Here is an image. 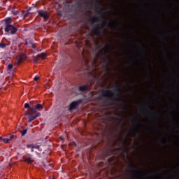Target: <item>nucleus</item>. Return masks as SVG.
<instances>
[{"instance_id": "c85d7f7f", "label": "nucleus", "mask_w": 179, "mask_h": 179, "mask_svg": "<svg viewBox=\"0 0 179 179\" xmlns=\"http://www.w3.org/2000/svg\"><path fill=\"white\" fill-rule=\"evenodd\" d=\"M13 15H18L19 14V10H15L13 12Z\"/></svg>"}, {"instance_id": "cd10ccee", "label": "nucleus", "mask_w": 179, "mask_h": 179, "mask_svg": "<svg viewBox=\"0 0 179 179\" xmlns=\"http://www.w3.org/2000/svg\"><path fill=\"white\" fill-rule=\"evenodd\" d=\"M6 42H7V43H6V45H7V47H8V45H10V41H8V39H6Z\"/></svg>"}, {"instance_id": "f8f14e48", "label": "nucleus", "mask_w": 179, "mask_h": 179, "mask_svg": "<svg viewBox=\"0 0 179 179\" xmlns=\"http://www.w3.org/2000/svg\"><path fill=\"white\" fill-rule=\"evenodd\" d=\"M108 27L113 29H115V27H117V20L114 19L113 20H112L110 23L108 24Z\"/></svg>"}, {"instance_id": "f704fd0d", "label": "nucleus", "mask_w": 179, "mask_h": 179, "mask_svg": "<svg viewBox=\"0 0 179 179\" xmlns=\"http://www.w3.org/2000/svg\"><path fill=\"white\" fill-rule=\"evenodd\" d=\"M123 41H127V39L125 38V36L123 35L122 37Z\"/></svg>"}, {"instance_id": "9b49d317", "label": "nucleus", "mask_w": 179, "mask_h": 179, "mask_svg": "<svg viewBox=\"0 0 179 179\" xmlns=\"http://www.w3.org/2000/svg\"><path fill=\"white\" fill-rule=\"evenodd\" d=\"M89 22H90L91 24H96L97 22H101V20L99 17H93L90 18Z\"/></svg>"}, {"instance_id": "9d476101", "label": "nucleus", "mask_w": 179, "mask_h": 179, "mask_svg": "<svg viewBox=\"0 0 179 179\" xmlns=\"http://www.w3.org/2000/svg\"><path fill=\"white\" fill-rule=\"evenodd\" d=\"M87 90H89V84H85L78 87L79 92H87Z\"/></svg>"}, {"instance_id": "58836bf2", "label": "nucleus", "mask_w": 179, "mask_h": 179, "mask_svg": "<svg viewBox=\"0 0 179 179\" xmlns=\"http://www.w3.org/2000/svg\"><path fill=\"white\" fill-rule=\"evenodd\" d=\"M164 140H165L166 141L164 142V143H167V138H164Z\"/></svg>"}, {"instance_id": "473e14b6", "label": "nucleus", "mask_w": 179, "mask_h": 179, "mask_svg": "<svg viewBox=\"0 0 179 179\" xmlns=\"http://www.w3.org/2000/svg\"><path fill=\"white\" fill-rule=\"evenodd\" d=\"M34 149H38V150H39V149H40V145H34Z\"/></svg>"}, {"instance_id": "f03ea898", "label": "nucleus", "mask_w": 179, "mask_h": 179, "mask_svg": "<svg viewBox=\"0 0 179 179\" xmlns=\"http://www.w3.org/2000/svg\"><path fill=\"white\" fill-rule=\"evenodd\" d=\"M5 36H13L17 33V27H15L13 24L8 25L4 27Z\"/></svg>"}, {"instance_id": "a18cd8bd", "label": "nucleus", "mask_w": 179, "mask_h": 179, "mask_svg": "<svg viewBox=\"0 0 179 179\" xmlns=\"http://www.w3.org/2000/svg\"><path fill=\"white\" fill-rule=\"evenodd\" d=\"M148 79H150V77L148 76Z\"/></svg>"}, {"instance_id": "49530a36", "label": "nucleus", "mask_w": 179, "mask_h": 179, "mask_svg": "<svg viewBox=\"0 0 179 179\" xmlns=\"http://www.w3.org/2000/svg\"><path fill=\"white\" fill-rule=\"evenodd\" d=\"M155 125H157V123H155Z\"/></svg>"}, {"instance_id": "39448f33", "label": "nucleus", "mask_w": 179, "mask_h": 179, "mask_svg": "<svg viewBox=\"0 0 179 179\" xmlns=\"http://www.w3.org/2000/svg\"><path fill=\"white\" fill-rule=\"evenodd\" d=\"M80 103H82V99L71 102V103L69 105V110L73 111V110H76V108H78V106H79Z\"/></svg>"}, {"instance_id": "412c9836", "label": "nucleus", "mask_w": 179, "mask_h": 179, "mask_svg": "<svg viewBox=\"0 0 179 179\" xmlns=\"http://www.w3.org/2000/svg\"><path fill=\"white\" fill-rule=\"evenodd\" d=\"M27 148L28 149H34V144H28V145H27Z\"/></svg>"}, {"instance_id": "bb28decb", "label": "nucleus", "mask_w": 179, "mask_h": 179, "mask_svg": "<svg viewBox=\"0 0 179 179\" xmlns=\"http://www.w3.org/2000/svg\"><path fill=\"white\" fill-rule=\"evenodd\" d=\"M33 61H34V62H37V61H38V57H34L33 58Z\"/></svg>"}, {"instance_id": "c9c22d12", "label": "nucleus", "mask_w": 179, "mask_h": 179, "mask_svg": "<svg viewBox=\"0 0 179 179\" xmlns=\"http://www.w3.org/2000/svg\"><path fill=\"white\" fill-rule=\"evenodd\" d=\"M116 120H117V121H124V120L120 119V118H118V117H116Z\"/></svg>"}, {"instance_id": "20e7f679", "label": "nucleus", "mask_w": 179, "mask_h": 179, "mask_svg": "<svg viewBox=\"0 0 179 179\" xmlns=\"http://www.w3.org/2000/svg\"><path fill=\"white\" fill-rule=\"evenodd\" d=\"M100 30H102V33H106V29H104V27L100 25V24H96L94 25V27L92 29V33H94L96 36H100L101 32Z\"/></svg>"}, {"instance_id": "2eb2a0df", "label": "nucleus", "mask_w": 179, "mask_h": 179, "mask_svg": "<svg viewBox=\"0 0 179 179\" xmlns=\"http://www.w3.org/2000/svg\"><path fill=\"white\" fill-rule=\"evenodd\" d=\"M47 55H45V53H41L38 55V58H41V59H45Z\"/></svg>"}, {"instance_id": "de8ad7c7", "label": "nucleus", "mask_w": 179, "mask_h": 179, "mask_svg": "<svg viewBox=\"0 0 179 179\" xmlns=\"http://www.w3.org/2000/svg\"><path fill=\"white\" fill-rule=\"evenodd\" d=\"M103 19L104 20V17H103Z\"/></svg>"}, {"instance_id": "7ed1b4c3", "label": "nucleus", "mask_w": 179, "mask_h": 179, "mask_svg": "<svg viewBox=\"0 0 179 179\" xmlns=\"http://www.w3.org/2000/svg\"><path fill=\"white\" fill-rule=\"evenodd\" d=\"M129 168L131 169V171L136 175L135 176H134V179H141V173H142V171H144L138 169L136 168V166H135L134 163H131V164L129 165Z\"/></svg>"}, {"instance_id": "6ab92c4d", "label": "nucleus", "mask_w": 179, "mask_h": 179, "mask_svg": "<svg viewBox=\"0 0 179 179\" xmlns=\"http://www.w3.org/2000/svg\"><path fill=\"white\" fill-rule=\"evenodd\" d=\"M28 111L29 113H31V114H33V113H36V108L31 107V108H29V110Z\"/></svg>"}, {"instance_id": "aec40b11", "label": "nucleus", "mask_w": 179, "mask_h": 179, "mask_svg": "<svg viewBox=\"0 0 179 179\" xmlns=\"http://www.w3.org/2000/svg\"><path fill=\"white\" fill-rule=\"evenodd\" d=\"M27 134V129H25L21 131L22 136H24Z\"/></svg>"}, {"instance_id": "4c0bfd02", "label": "nucleus", "mask_w": 179, "mask_h": 179, "mask_svg": "<svg viewBox=\"0 0 179 179\" xmlns=\"http://www.w3.org/2000/svg\"><path fill=\"white\" fill-rule=\"evenodd\" d=\"M142 51H143V54H145V48H142Z\"/></svg>"}, {"instance_id": "72a5a7b5", "label": "nucleus", "mask_w": 179, "mask_h": 179, "mask_svg": "<svg viewBox=\"0 0 179 179\" xmlns=\"http://www.w3.org/2000/svg\"><path fill=\"white\" fill-rule=\"evenodd\" d=\"M13 138H15V135L10 136V138H8V139H10V141H12V139H13Z\"/></svg>"}, {"instance_id": "f257e3e1", "label": "nucleus", "mask_w": 179, "mask_h": 179, "mask_svg": "<svg viewBox=\"0 0 179 179\" xmlns=\"http://www.w3.org/2000/svg\"><path fill=\"white\" fill-rule=\"evenodd\" d=\"M114 91L116 93V97H114V93L108 90H103L101 93V96L102 97H108L109 100L115 101V103H122L123 105L121 107L122 110H124V111H128V108H127V101L120 99H121V97H122V90H121L120 85L117 84L115 86Z\"/></svg>"}, {"instance_id": "a19ab883", "label": "nucleus", "mask_w": 179, "mask_h": 179, "mask_svg": "<svg viewBox=\"0 0 179 179\" xmlns=\"http://www.w3.org/2000/svg\"><path fill=\"white\" fill-rule=\"evenodd\" d=\"M78 6H79V7H81V6H82V4H80V3H78Z\"/></svg>"}, {"instance_id": "a211bd4d", "label": "nucleus", "mask_w": 179, "mask_h": 179, "mask_svg": "<svg viewBox=\"0 0 179 179\" xmlns=\"http://www.w3.org/2000/svg\"><path fill=\"white\" fill-rule=\"evenodd\" d=\"M96 3L98 6H100V7L104 6V4L101 3L99 0H96Z\"/></svg>"}, {"instance_id": "6e6552de", "label": "nucleus", "mask_w": 179, "mask_h": 179, "mask_svg": "<svg viewBox=\"0 0 179 179\" xmlns=\"http://www.w3.org/2000/svg\"><path fill=\"white\" fill-rule=\"evenodd\" d=\"M23 160L25 162V163H29V164H31L32 163H34V160L33 159V157H30V155L28 154V156H24Z\"/></svg>"}, {"instance_id": "dca6fc26", "label": "nucleus", "mask_w": 179, "mask_h": 179, "mask_svg": "<svg viewBox=\"0 0 179 179\" xmlns=\"http://www.w3.org/2000/svg\"><path fill=\"white\" fill-rule=\"evenodd\" d=\"M6 47H7L6 43H5V42L1 41L0 42V48H2L3 50V49H5Z\"/></svg>"}, {"instance_id": "423d86ee", "label": "nucleus", "mask_w": 179, "mask_h": 179, "mask_svg": "<svg viewBox=\"0 0 179 179\" xmlns=\"http://www.w3.org/2000/svg\"><path fill=\"white\" fill-rule=\"evenodd\" d=\"M25 115L28 116V122H31V121H34L37 118V116L33 115V113H30L29 110L25 112Z\"/></svg>"}, {"instance_id": "c03bdc74", "label": "nucleus", "mask_w": 179, "mask_h": 179, "mask_svg": "<svg viewBox=\"0 0 179 179\" xmlns=\"http://www.w3.org/2000/svg\"><path fill=\"white\" fill-rule=\"evenodd\" d=\"M137 134H139V131L136 130Z\"/></svg>"}, {"instance_id": "4be33fe9", "label": "nucleus", "mask_w": 179, "mask_h": 179, "mask_svg": "<svg viewBox=\"0 0 179 179\" xmlns=\"http://www.w3.org/2000/svg\"><path fill=\"white\" fill-rule=\"evenodd\" d=\"M126 145H127V140H124L123 141H122V148H125Z\"/></svg>"}, {"instance_id": "e433bc0d", "label": "nucleus", "mask_w": 179, "mask_h": 179, "mask_svg": "<svg viewBox=\"0 0 179 179\" xmlns=\"http://www.w3.org/2000/svg\"><path fill=\"white\" fill-rule=\"evenodd\" d=\"M84 3H85V5H88V4H89V2H87V1H84Z\"/></svg>"}, {"instance_id": "c756f323", "label": "nucleus", "mask_w": 179, "mask_h": 179, "mask_svg": "<svg viewBox=\"0 0 179 179\" xmlns=\"http://www.w3.org/2000/svg\"><path fill=\"white\" fill-rule=\"evenodd\" d=\"M38 79H40V77L36 76V77L34 78V80H35V82H37V80H38Z\"/></svg>"}, {"instance_id": "1a4fd4ad", "label": "nucleus", "mask_w": 179, "mask_h": 179, "mask_svg": "<svg viewBox=\"0 0 179 179\" xmlns=\"http://www.w3.org/2000/svg\"><path fill=\"white\" fill-rule=\"evenodd\" d=\"M38 15L41 16V17H43L45 20H47L48 19V15L47 14V11L40 10L38 11Z\"/></svg>"}, {"instance_id": "0eeeda50", "label": "nucleus", "mask_w": 179, "mask_h": 179, "mask_svg": "<svg viewBox=\"0 0 179 179\" xmlns=\"http://www.w3.org/2000/svg\"><path fill=\"white\" fill-rule=\"evenodd\" d=\"M111 48V45H106L103 47V50L105 52L106 54V59H110V56H108V54H110V50Z\"/></svg>"}, {"instance_id": "ddd939ff", "label": "nucleus", "mask_w": 179, "mask_h": 179, "mask_svg": "<svg viewBox=\"0 0 179 179\" xmlns=\"http://www.w3.org/2000/svg\"><path fill=\"white\" fill-rule=\"evenodd\" d=\"M12 25V18L8 17L5 19L4 27H7V26Z\"/></svg>"}, {"instance_id": "ea45409f", "label": "nucleus", "mask_w": 179, "mask_h": 179, "mask_svg": "<svg viewBox=\"0 0 179 179\" xmlns=\"http://www.w3.org/2000/svg\"><path fill=\"white\" fill-rule=\"evenodd\" d=\"M96 9L98 10H100V9H101V8H97L96 7Z\"/></svg>"}, {"instance_id": "b1692460", "label": "nucleus", "mask_w": 179, "mask_h": 179, "mask_svg": "<svg viewBox=\"0 0 179 179\" xmlns=\"http://www.w3.org/2000/svg\"><path fill=\"white\" fill-rule=\"evenodd\" d=\"M10 141V139L9 138H3V141L4 142V143H9Z\"/></svg>"}, {"instance_id": "7c9ffc66", "label": "nucleus", "mask_w": 179, "mask_h": 179, "mask_svg": "<svg viewBox=\"0 0 179 179\" xmlns=\"http://www.w3.org/2000/svg\"><path fill=\"white\" fill-rule=\"evenodd\" d=\"M97 14H98V15H101V16H103V15H104V13H101L100 10H99V11L97 12Z\"/></svg>"}, {"instance_id": "393cba45", "label": "nucleus", "mask_w": 179, "mask_h": 179, "mask_svg": "<svg viewBox=\"0 0 179 179\" xmlns=\"http://www.w3.org/2000/svg\"><path fill=\"white\" fill-rule=\"evenodd\" d=\"M8 71H10V69H12L13 68V64H9L7 66Z\"/></svg>"}, {"instance_id": "79ce46f5", "label": "nucleus", "mask_w": 179, "mask_h": 179, "mask_svg": "<svg viewBox=\"0 0 179 179\" xmlns=\"http://www.w3.org/2000/svg\"><path fill=\"white\" fill-rule=\"evenodd\" d=\"M31 152H34V149L31 148Z\"/></svg>"}, {"instance_id": "37998d69", "label": "nucleus", "mask_w": 179, "mask_h": 179, "mask_svg": "<svg viewBox=\"0 0 179 179\" xmlns=\"http://www.w3.org/2000/svg\"><path fill=\"white\" fill-rule=\"evenodd\" d=\"M118 31H121V29H120V28H118Z\"/></svg>"}, {"instance_id": "4468645a", "label": "nucleus", "mask_w": 179, "mask_h": 179, "mask_svg": "<svg viewBox=\"0 0 179 179\" xmlns=\"http://www.w3.org/2000/svg\"><path fill=\"white\" fill-rule=\"evenodd\" d=\"M27 59V56L24 54L21 55L20 56V60L18 62V64H20V62H22V61H26V59Z\"/></svg>"}, {"instance_id": "5701e85b", "label": "nucleus", "mask_w": 179, "mask_h": 179, "mask_svg": "<svg viewBox=\"0 0 179 179\" xmlns=\"http://www.w3.org/2000/svg\"><path fill=\"white\" fill-rule=\"evenodd\" d=\"M29 15H30V12L29 10H27L24 14V19H26V17H27V16H29Z\"/></svg>"}, {"instance_id": "2f4dec72", "label": "nucleus", "mask_w": 179, "mask_h": 179, "mask_svg": "<svg viewBox=\"0 0 179 179\" xmlns=\"http://www.w3.org/2000/svg\"><path fill=\"white\" fill-rule=\"evenodd\" d=\"M41 115V113H37L36 115L34 116L36 117V118H37V117H40Z\"/></svg>"}, {"instance_id": "a878e982", "label": "nucleus", "mask_w": 179, "mask_h": 179, "mask_svg": "<svg viewBox=\"0 0 179 179\" xmlns=\"http://www.w3.org/2000/svg\"><path fill=\"white\" fill-rule=\"evenodd\" d=\"M24 108H30L31 107H30V105L28 103H27L24 104Z\"/></svg>"}, {"instance_id": "f3484780", "label": "nucleus", "mask_w": 179, "mask_h": 179, "mask_svg": "<svg viewBox=\"0 0 179 179\" xmlns=\"http://www.w3.org/2000/svg\"><path fill=\"white\" fill-rule=\"evenodd\" d=\"M35 108L36 110H40V108L43 109L44 108V106H43V104L38 103L36 105Z\"/></svg>"}]
</instances>
